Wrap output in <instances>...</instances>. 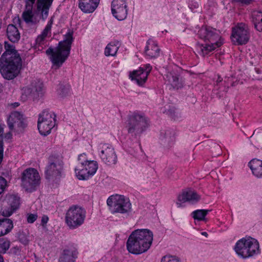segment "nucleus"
I'll return each instance as SVG.
<instances>
[{
    "label": "nucleus",
    "mask_w": 262,
    "mask_h": 262,
    "mask_svg": "<svg viewBox=\"0 0 262 262\" xmlns=\"http://www.w3.org/2000/svg\"><path fill=\"white\" fill-rule=\"evenodd\" d=\"M6 51L0 58V72L6 79L16 77L21 67V59L12 46L5 45Z\"/></svg>",
    "instance_id": "1"
},
{
    "label": "nucleus",
    "mask_w": 262,
    "mask_h": 262,
    "mask_svg": "<svg viewBox=\"0 0 262 262\" xmlns=\"http://www.w3.org/2000/svg\"><path fill=\"white\" fill-rule=\"evenodd\" d=\"M153 240L152 232L146 229H138L132 233L126 243L127 250L131 253L139 254L146 251Z\"/></svg>",
    "instance_id": "2"
},
{
    "label": "nucleus",
    "mask_w": 262,
    "mask_h": 262,
    "mask_svg": "<svg viewBox=\"0 0 262 262\" xmlns=\"http://www.w3.org/2000/svg\"><path fill=\"white\" fill-rule=\"evenodd\" d=\"M73 32L69 30L64 35L63 40L59 41L56 48L50 47L46 50V53L50 56L53 67L55 69L59 68L69 57L73 41Z\"/></svg>",
    "instance_id": "3"
},
{
    "label": "nucleus",
    "mask_w": 262,
    "mask_h": 262,
    "mask_svg": "<svg viewBox=\"0 0 262 262\" xmlns=\"http://www.w3.org/2000/svg\"><path fill=\"white\" fill-rule=\"evenodd\" d=\"M198 35L205 42L199 47L200 53L203 56L208 55L223 44L219 31L212 27L203 26L198 31Z\"/></svg>",
    "instance_id": "4"
},
{
    "label": "nucleus",
    "mask_w": 262,
    "mask_h": 262,
    "mask_svg": "<svg viewBox=\"0 0 262 262\" xmlns=\"http://www.w3.org/2000/svg\"><path fill=\"white\" fill-rule=\"evenodd\" d=\"M234 250L238 257L247 259L260 253L258 241L251 237L243 238L235 244Z\"/></svg>",
    "instance_id": "5"
},
{
    "label": "nucleus",
    "mask_w": 262,
    "mask_h": 262,
    "mask_svg": "<svg viewBox=\"0 0 262 262\" xmlns=\"http://www.w3.org/2000/svg\"><path fill=\"white\" fill-rule=\"evenodd\" d=\"M107 204L112 214L119 213L123 218H127L132 212V204L128 199L123 195L116 194L110 196Z\"/></svg>",
    "instance_id": "6"
},
{
    "label": "nucleus",
    "mask_w": 262,
    "mask_h": 262,
    "mask_svg": "<svg viewBox=\"0 0 262 262\" xmlns=\"http://www.w3.org/2000/svg\"><path fill=\"white\" fill-rule=\"evenodd\" d=\"M54 112L44 110L38 115L37 127L40 134L47 136L52 129H56V119Z\"/></svg>",
    "instance_id": "7"
},
{
    "label": "nucleus",
    "mask_w": 262,
    "mask_h": 262,
    "mask_svg": "<svg viewBox=\"0 0 262 262\" xmlns=\"http://www.w3.org/2000/svg\"><path fill=\"white\" fill-rule=\"evenodd\" d=\"M148 125V119L145 116L134 113L128 117L126 127L129 134L137 136L145 131Z\"/></svg>",
    "instance_id": "8"
},
{
    "label": "nucleus",
    "mask_w": 262,
    "mask_h": 262,
    "mask_svg": "<svg viewBox=\"0 0 262 262\" xmlns=\"http://www.w3.org/2000/svg\"><path fill=\"white\" fill-rule=\"evenodd\" d=\"M85 216L86 211L83 208L72 206L66 214V222L70 229H76L84 223Z\"/></svg>",
    "instance_id": "9"
},
{
    "label": "nucleus",
    "mask_w": 262,
    "mask_h": 262,
    "mask_svg": "<svg viewBox=\"0 0 262 262\" xmlns=\"http://www.w3.org/2000/svg\"><path fill=\"white\" fill-rule=\"evenodd\" d=\"M40 180L39 174L34 168H27L21 174V186L28 192L35 191L39 185Z\"/></svg>",
    "instance_id": "10"
},
{
    "label": "nucleus",
    "mask_w": 262,
    "mask_h": 262,
    "mask_svg": "<svg viewBox=\"0 0 262 262\" xmlns=\"http://www.w3.org/2000/svg\"><path fill=\"white\" fill-rule=\"evenodd\" d=\"M63 166V163L61 158L51 157L46 167V178L53 181L59 179L61 177Z\"/></svg>",
    "instance_id": "11"
},
{
    "label": "nucleus",
    "mask_w": 262,
    "mask_h": 262,
    "mask_svg": "<svg viewBox=\"0 0 262 262\" xmlns=\"http://www.w3.org/2000/svg\"><path fill=\"white\" fill-rule=\"evenodd\" d=\"M98 151L100 158L104 164L109 166L116 164L117 156L111 145L100 143L98 146Z\"/></svg>",
    "instance_id": "12"
},
{
    "label": "nucleus",
    "mask_w": 262,
    "mask_h": 262,
    "mask_svg": "<svg viewBox=\"0 0 262 262\" xmlns=\"http://www.w3.org/2000/svg\"><path fill=\"white\" fill-rule=\"evenodd\" d=\"M98 169V164L96 161H90L85 164L78 165L75 169L76 177L80 180H86L93 176Z\"/></svg>",
    "instance_id": "13"
},
{
    "label": "nucleus",
    "mask_w": 262,
    "mask_h": 262,
    "mask_svg": "<svg viewBox=\"0 0 262 262\" xmlns=\"http://www.w3.org/2000/svg\"><path fill=\"white\" fill-rule=\"evenodd\" d=\"M249 28L246 24L240 23L233 28L231 39L234 43L246 44L249 39Z\"/></svg>",
    "instance_id": "14"
},
{
    "label": "nucleus",
    "mask_w": 262,
    "mask_h": 262,
    "mask_svg": "<svg viewBox=\"0 0 262 262\" xmlns=\"http://www.w3.org/2000/svg\"><path fill=\"white\" fill-rule=\"evenodd\" d=\"M7 123L9 129L16 132H21L27 125L23 114L16 111L11 113Z\"/></svg>",
    "instance_id": "15"
},
{
    "label": "nucleus",
    "mask_w": 262,
    "mask_h": 262,
    "mask_svg": "<svg viewBox=\"0 0 262 262\" xmlns=\"http://www.w3.org/2000/svg\"><path fill=\"white\" fill-rule=\"evenodd\" d=\"M4 207L2 209L3 215L5 216H10L18 209L20 206V198L15 194L7 195Z\"/></svg>",
    "instance_id": "16"
},
{
    "label": "nucleus",
    "mask_w": 262,
    "mask_h": 262,
    "mask_svg": "<svg viewBox=\"0 0 262 262\" xmlns=\"http://www.w3.org/2000/svg\"><path fill=\"white\" fill-rule=\"evenodd\" d=\"M151 70L149 64L140 68L130 73L129 77L132 80H134L139 85H142L146 81L147 76Z\"/></svg>",
    "instance_id": "17"
},
{
    "label": "nucleus",
    "mask_w": 262,
    "mask_h": 262,
    "mask_svg": "<svg viewBox=\"0 0 262 262\" xmlns=\"http://www.w3.org/2000/svg\"><path fill=\"white\" fill-rule=\"evenodd\" d=\"M126 7L124 0H113L111 5L113 16L119 20H124L127 14Z\"/></svg>",
    "instance_id": "18"
},
{
    "label": "nucleus",
    "mask_w": 262,
    "mask_h": 262,
    "mask_svg": "<svg viewBox=\"0 0 262 262\" xmlns=\"http://www.w3.org/2000/svg\"><path fill=\"white\" fill-rule=\"evenodd\" d=\"M25 93L34 101L38 100L43 95V84L40 81H34L25 90Z\"/></svg>",
    "instance_id": "19"
},
{
    "label": "nucleus",
    "mask_w": 262,
    "mask_h": 262,
    "mask_svg": "<svg viewBox=\"0 0 262 262\" xmlns=\"http://www.w3.org/2000/svg\"><path fill=\"white\" fill-rule=\"evenodd\" d=\"M200 199V196L193 190L188 189L183 191L182 193L178 196L177 205L178 207H182V203L186 202L195 203Z\"/></svg>",
    "instance_id": "20"
},
{
    "label": "nucleus",
    "mask_w": 262,
    "mask_h": 262,
    "mask_svg": "<svg viewBox=\"0 0 262 262\" xmlns=\"http://www.w3.org/2000/svg\"><path fill=\"white\" fill-rule=\"evenodd\" d=\"M174 135V132L172 129L162 130L159 137L161 144L166 148L172 147L175 141Z\"/></svg>",
    "instance_id": "21"
},
{
    "label": "nucleus",
    "mask_w": 262,
    "mask_h": 262,
    "mask_svg": "<svg viewBox=\"0 0 262 262\" xmlns=\"http://www.w3.org/2000/svg\"><path fill=\"white\" fill-rule=\"evenodd\" d=\"M78 254L77 249L75 247L69 246L63 250L59 258V262H75Z\"/></svg>",
    "instance_id": "22"
},
{
    "label": "nucleus",
    "mask_w": 262,
    "mask_h": 262,
    "mask_svg": "<svg viewBox=\"0 0 262 262\" xmlns=\"http://www.w3.org/2000/svg\"><path fill=\"white\" fill-rule=\"evenodd\" d=\"M78 6L84 13L93 12L97 8L100 0H78Z\"/></svg>",
    "instance_id": "23"
},
{
    "label": "nucleus",
    "mask_w": 262,
    "mask_h": 262,
    "mask_svg": "<svg viewBox=\"0 0 262 262\" xmlns=\"http://www.w3.org/2000/svg\"><path fill=\"white\" fill-rule=\"evenodd\" d=\"M160 49L155 41L151 39L148 40L145 48V54L148 58L158 57L160 55Z\"/></svg>",
    "instance_id": "24"
},
{
    "label": "nucleus",
    "mask_w": 262,
    "mask_h": 262,
    "mask_svg": "<svg viewBox=\"0 0 262 262\" xmlns=\"http://www.w3.org/2000/svg\"><path fill=\"white\" fill-rule=\"evenodd\" d=\"M53 0H37V12L40 13L43 20H45L49 13V9Z\"/></svg>",
    "instance_id": "25"
},
{
    "label": "nucleus",
    "mask_w": 262,
    "mask_h": 262,
    "mask_svg": "<svg viewBox=\"0 0 262 262\" xmlns=\"http://www.w3.org/2000/svg\"><path fill=\"white\" fill-rule=\"evenodd\" d=\"M253 174L258 178H262V161L253 159L248 164Z\"/></svg>",
    "instance_id": "26"
},
{
    "label": "nucleus",
    "mask_w": 262,
    "mask_h": 262,
    "mask_svg": "<svg viewBox=\"0 0 262 262\" xmlns=\"http://www.w3.org/2000/svg\"><path fill=\"white\" fill-rule=\"evenodd\" d=\"M164 78L167 83L173 89H178L182 86L178 76L174 72H168L165 75Z\"/></svg>",
    "instance_id": "27"
},
{
    "label": "nucleus",
    "mask_w": 262,
    "mask_h": 262,
    "mask_svg": "<svg viewBox=\"0 0 262 262\" xmlns=\"http://www.w3.org/2000/svg\"><path fill=\"white\" fill-rule=\"evenodd\" d=\"M7 35L9 39L13 42H17L20 37V33L17 28L13 24L8 26Z\"/></svg>",
    "instance_id": "28"
},
{
    "label": "nucleus",
    "mask_w": 262,
    "mask_h": 262,
    "mask_svg": "<svg viewBox=\"0 0 262 262\" xmlns=\"http://www.w3.org/2000/svg\"><path fill=\"white\" fill-rule=\"evenodd\" d=\"M12 221L9 219L0 220V236L9 233L13 228Z\"/></svg>",
    "instance_id": "29"
},
{
    "label": "nucleus",
    "mask_w": 262,
    "mask_h": 262,
    "mask_svg": "<svg viewBox=\"0 0 262 262\" xmlns=\"http://www.w3.org/2000/svg\"><path fill=\"white\" fill-rule=\"evenodd\" d=\"M164 113L176 121L179 120L182 117L181 113L173 106H165Z\"/></svg>",
    "instance_id": "30"
},
{
    "label": "nucleus",
    "mask_w": 262,
    "mask_h": 262,
    "mask_svg": "<svg viewBox=\"0 0 262 262\" xmlns=\"http://www.w3.org/2000/svg\"><path fill=\"white\" fill-rule=\"evenodd\" d=\"M57 92L60 97H66L70 94V86L68 84L60 83L58 86Z\"/></svg>",
    "instance_id": "31"
},
{
    "label": "nucleus",
    "mask_w": 262,
    "mask_h": 262,
    "mask_svg": "<svg viewBox=\"0 0 262 262\" xmlns=\"http://www.w3.org/2000/svg\"><path fill=\"white\" fill-rule=\"evenodd\" d=\"M210 211L209 210L200 209L193 211L191 213L192 217L198 221H203L206 215Z\"/></svg>",
    "instance_id": "32"
},
{
    "label": "nucleus",
    "mask_w": 262,
    "mask_h": 262,
    "mask_svg": "<svg viewBox=\"0 0 262 262\" xmlns=\"http://www.w3.org/2000/svg\"><path fill=\"white\" fill-rule=\"evenodd\" d=\"M22 16L26 23H33V14L32 13V7H26V10L23 13Z\"/></svg>",
    "instance_id": "33"
},
{
    "label": "nucleus",
    "mask_w": 262,
    "mask_h": 262,
    "mask_svg": "<svg viewBox=\"0 0 262 262\" xmlns=\"http://www.w3.org/2000/svg\"><path fill=\"white\" fill-rule=\"evenodd\" d=\"M119 49L118 46L115 43H109L105 49L104 54L106 56H115Z\"/></svg>",
    "instance_id": "34"
},
{
    "label": "nucleus",
    "mask_w": 262,
    "mask_h": 262,
    "mask_svg": "<svg viewBox=\"0 0 262 262\" xmlns=\"http://www.w3.org/2000/svg\"><path fill=\"white\" fill-rule=\"evenodd\" d=\"M46 46V38L39 35L36 39V48L38 50H42Z\"/></svg>",
    "instance_id": "35"
},
{
    "label": "nucleus",
    "mask_w": 262,
    "mask_h": 262,
    "mask_svg": "<svg viewBox=\"0 0 262 262\" xmlns=\"http://www.w3.org/2000/svg\"><path fill=\"white\" fill-rule=\"evenodd\" d=\"M252 21L253 23L256 24L262 21V12L258 10L252 11L251 14Z\"/></svg>",
    "instance_id": "36"
},
{
    "label": "nucleus",
    "mask_w": 262,
    "mask_h": 262,
    "mask_svg": "<svg viewBox=\"0 0 262 262\" xmlns=\"http://www.w3.org/2000/svg\"><path fill=\"white\" fill-rule=\"evenodd\" d=\"M53 24V18L51 17L50 20L48 21V24L46 26L45 28L42 32L40 35L43 37L47 38L48 36H50L51 35V30L52 28V25Z\"/></svg>",
    "instance_id": "37"
},
{
    "label": "nucleus",
    "mask_w": 262,
    "mask_h": 262,
    "mask_svg": "<svg viewBox=\"0 0 262 262\" xmlns=\"http://www.w3.org/2000/svg\"><path fill=\"white\" fill-rule=\"evenodd\" d=\"M10 242L8 241L0 242V253H5L9 248Z\"/></svg>",
    "instance_id": "38"
},
{
    "label": "nucleus",
    "mask_w": 262,
    "mask_h": 262,
    "mask_svg": "<svg viewBox=\"0 0 262 262\" xmlns=\"http://www.w3.org/2000/svg\"><path fill=\"white\" fill-rule=\"evenodd\" d=\"M199 6L198 3L195 1L191 0L189 2V7L193 12H196L198 11L197 9L199 10Z\"/></svg>",
    "instance_id": "39"
},
{
    "label": "nucleus",
    "mask_w": 262,
    "mask_h": 262,
    "mask_svg": "<svg viewBox=\"0 0 262 262\" xmlns=\"http://www.w3.org/2000/svg\"><path fill=\"white\" fill-rule=\"evenodd\" d=\"M161 262H179V260L175 256H165L162 258Z\"/></svg>",
    "instance_id": "40"
},
{
    "label": "nucleus",
    "mask_w": 262,
    "mask_h": 262,
    "mask_svg": "<svg viewBox=\"0 0 262 262\" xmlns=\"http://www.w3.org/2000/svg\"><path fill=\"white\" fill-rule=\"evenodd\" d=\"M18 239L19 241L24 245H27L28 243L29 240L26 234L24 233L19 234Z\"/></svg>",
    "instance_id": "41"
},
{
    "label": "nucleus",
    "mask_w": 262,
    "mask_h": 262,
    "mask_svg": "<svg viewBox=\"0 0 262 262\" xmlns=\"http://www.w3.org/2000/svg\"><path fill=\"white\" fill-rule=\"evenodd\" d=\"M6 183V180L3 177H0V194L4 192Z\"/></svg>",
    "instance_id": "42"
},
{
    "label": "nucleus",
    "mask_w": 262,
    "mask_h": 262,
    "mask_svg": "<svg viewBox=\"0 0 262 262\" xmlns=\"http://www.w3.org/2000/svg\"><path fill=\"white\" fill-rule=\"evenodd\" d=\"M78 160L79 162L78 165H81V163H83V164H85V163L90 161L86 159V155L84 153L80 155Z\"/></svg>",
    "instance_id": "43"
},
{
    "label": "nucleus",
    "mask_w": 262,
    "mask_h": 262,
    "mask_svg": "<svg viewBox=\"0 0 262 262\" xmlns=\"http://www.w3.org/2000/svg\"><path fill=\"white\" fill-rule=\"evenodd\" d=\"M37 218V215L36 214H29L28 215L27 221L29 223H34Z\"/></svg>",
    "instance_id": "44"
},
{
    "label": "nucleus",
    "mask_w": 262,
    "mask_h": 262,
    "mask_svg": "<svg viewBox=\"0 0 262 262\" xmlns=\"http://www.w3.org/2000/svg\"><path fill=\"white\" fill-rule=\"evenodd\" d=\"M4 125L0 124V145H4Z\"/></svg>",
    "instance_id": "45"
},
{
    "label": "nucleus",
    "mask_w": 262,
    "mask_h": 262,
    "mask_svg": "<svg viewBox=\"0 0 262 262\" xmlns=\"http://www.w3.org/2000/svg\"><path fill=\"white\" fill-rule=\"evenodd\" d=\"M255 29L259 31H262V21L254 24Z\"/></svg>",
    "instance_id": "46"
},
{
    "label": "nucleus",
    "mask_w": 262,
    "mask_h": 262,
    "mask_svg": "<svg viewBox=\"0 0 262 262\" xmlns=\"http://www.w3.org/2000/svg\"><path fill=\"white\" fill-rule=\"evenodd\" d=\"M234 2H238L241 3L242 4L248 5L253 0H233Z\"/></svg>",
    "instance_id": "47"
},
{
    "label": "nucleus",
    "mask_w": 262,
    "mask_h": 262,
    "mask_svg": "<svg viewBox=\"0 0 262 262\" xmlns=\"http://www.w3.org/2000/svg\"><path fill=\"white\" fill-rule=\"evenodd\" d=\"M35 0H26V7H32L34 4Z\"/></svg>",
    "instance_id": "48"
},
{
    "label": "nucleus",
    "mask_w": 262,
    "mask_h": 262,
    "mask_svg": "<svg viewBox=\"0 0 262 262\" xmlns=\"http://www.w3.org/2000/svg\"><path fill=\"white\" fill-rule=\"evenodd\" d=\"M11 131L12 130H10V131L9 132L5 134V135H4V137H5V138L7 139H11L12 137V134Z\"/></svg>",
    "instance_id": "49"
},
{
    "label": "nucleus",
    "mask_w": 262,
    "mask_h": 262,
    "mask_svg": "<svg viewBox=\"0 0 262 262\" xmlns=\"http://www.w3.org/2000/svg\"><path fill=\"white\" fill-rule=\"evenodd\" d=\"M49 217L47 215H43L41 219V224L43 225L47 223Z\"/></svg>",
    "instance_id": "50"
},
{
    "label": "nucleus",
    "mask_w": 262,
    "mask_h": 262,
    "mask_svg": "<svg viewBox=\"0 0 262 262\" xmlns=\"http://www.w3.org/2000/svg\"><path fill=\"white\" fill-rule=\"evenodd\" d=\"M222 81V78L220 76H218V78L216 80V82L218 83Z\"/></svg>",
    "instance_id": "51"
},
{
    "label": "nucleus",
    "mask_w": 262,
    "mask_h": 262,
    "mask_svg": "<svg viewBox=\"0 0 262 262\" xmlns=\"http://www.w3.org/2000/svg\"><path fill=\"white\" fill-rule=\"evenodd\" d=\"M167 170H168V172H171V171L174 170V168L172 167H169L168 168Z\"/></svg>",
    "instance_id": "52"
},
{
    "label": "nucleus",
    "mask_w": 262,
    "mask_h": 262,
    "mask_svg": "<svg viewBox=\"0 0 262 262\" xmlns=\"http://www.w3.org/2000/svg\"><path fill=\"white\" fill-rule=\"evenodd\" d=\"M201 234L202 235H204V236H206V237H207L208 235V233L206 232H202L201 233Z\"/></svg>",
    "instance_id": "53"
},
{
    "label": "nucleus",
    "mask_w": 262,
    "mask_h": 262,
    "mask_svg": "<svg viewBox=\"0 0 262 262\" xmlns=\"http://www.w3.org/2000/svg\"><path fill=\"white\" fill-rule=\"evenodd\" d=\"M3 261H4L3 257L2 255H0V262H3Z\"/></svg>",
    "instance_id": "54"
},
{
    "label": "nucleus",
    "mask_w": 262,
    "mask_h": 262,
    "mask_svg": "<svg viewBox=\"0 0 262 262\" xmlns=\"http://www.w3.org/2000/svg\"><path fill=\"white\" fill-rule=\"evenodd\" d=\"M260 214H261V215H262V208H261V210Z\"/></svg>",
    "instance_id": "55"
},
{
    "label": "nucleus",
    "mask_w": 262,
    "mask_h": 262,
    "mask_svg": "<svg viewBox=\"0 0 262 262\" xmlns=\"http://www.w3.org/2000/svg\"><path fill=\"white\" fill-rule=\"evenodd\" d=\"M1 47V45L0 44V48Z\"/></svg>",
    "instance_id": "56"
}]
</instances>
